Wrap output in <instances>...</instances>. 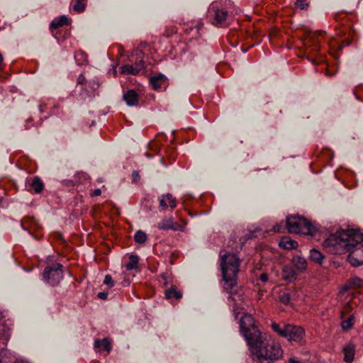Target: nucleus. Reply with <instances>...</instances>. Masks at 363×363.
<instances>
[{"label":"nucleus","mask_w":363,"mask_h":363,"mask_svg":"<svg viewBox=\"0 0 363 363\" xmlns=\"http://www.w3.org/2000/svg\"><path fill=\"white\" fill-rule=\"evenodd\" d=\"M240 328L251 352L259 363H272L282 357L281 346L262 335L251 315L245 314L242 316Z\"/></svg>","instance_id":"obj_1"},{"label":"nucleus","mask_w":363,"mask_h":363,"mask_svg":"<svg viewBox=\"0 0 363 363\" xmlns=\"http://www.w3.org/2000/svg\"><path fill=\"white\" fill-rule=\"evenodd\" d=\"M363 234L354 229L341 230L330 235L323 242L324 249L329 253L342 255L350 252L348 260L352 266L363 264V257H357L359 249L362 247Z\"/></svg>","instance_id":"obj_2"},{"label":"nucleus","mask_w":363,"mask_h":363,"mask_svg":"<svg viewBox=\"0 0 363 363\" xmlns=\"http://www.w3.org/2000/svg\"><path fill=\"white\" fill-rule=\"evenodd\" d=\"M220 253V269L223 288L229 294V298L234 303L235 310L242 309L244 305V294L238 287V273L239 272L240 259L230 252Z\"/></svg>","instance_id":"obj_3"},{"label":"nucleus","mask_w":363,"mask_h":363,"mask_svg":"<svg viewBox=\"0 0 363 363\" xmlns=\"http://www.w3.org/2000/svg\"><path fill=\"white\" fill-rule=\"evenodd\" d=\"M236 13L237 11L230 1H225L224 3L214 1L208 7L207 17L213 25L226 27Z\"/></svg>","instance_id":"obj_4"},{"label":"nucleus","mask_w":363,"mask_h":363,"mask_svg":"<svg viewBox=\"0 0 363 363\" xmlns=\"http://www.w3.org/2000/svg\"><path fill=\"white\" fill-rule=\"evenodd\" d=\"M286 225L291 233L315 235L318 231V228L313 224L300 216L287 217Z\"/></svg>","instance_id":"obj_5"},{"label":"nucleus","mask_w":363,"mask_h":363,"mask_svg":"<svg viewBox=\"0 0 363 363\" xmlns=\"http://www.w3.org/2000/svg\"><path fill=\"white\" fill-rule=\"evenodd\" d=\"M271 327L279 336L290 342H301L305 334L303 328L291 324L272 323Z\"/></svg>","instance_id":"obj_6"},{"label":"nucleus","mask_w":363,"mask_h":363,"mask_svg":"<svg viewBox=\"0 0 363 363\" xmlns=\"http://www.w3.org/2000/svg\"><path fill=\"white\" fill-rule=\"evenodd\" d=\"M99 86L100 83L98 81L95 79L87 81L83 74H80L77 79L74 92L81 100H85L91 97Z\"/></svg>","instance_id":"obj_7"},{"label":"nucleus","mask_w":363,"mask_h":363,"mask_svg":"<svg viewBox=\"0 0 363 363\" xmlns=\"http://www.w3.org/2000/svg\"><path fill=\"white\" fill-rule=\"evenodd\" d=\"M43 277L48 284L52 286L57 285L63 278L62 265L55 263L46 267Z\"/></svg>","instance_id":"obj_8"},{"label":"nucleus","mask_w":363,"mask_h":363,"mask_svg":"<svg viewBox=\"0 0 363 363\" xmlns=\"http://www.w3.org/2000/svg\"><path fill=\"white\" fill-rule=\"evenodd\" d=\"M323 31H316L314 33H309L304 40L303 45L306 50L310 52H316L320 48V36H323Z\"/></svg>","instance_id":"obj_9"},{"label":"nucleus","mask_w":363,"mask_h":363,"mask_svg":"<svg viewBox=\"0 0 363 363\" xmlns=\"http://www.w3.org/2000/svg\"><path fill=\"white\" fill-rule=\"evenodd\" d=\"M157 228L160 230H172L174 231H183L184 227L174 221L172 217H164L157 223Z\"/></svg>","instance_id":"obj_10"},{"label":"nucleus","mask_w":363,"mask_h":363,"mask_svg":"<svg viewBox=\"0 0 363 363\" xmlns=\"http://www.w3.org/2000/svg\"><path fill=\"white\" fill-rule=\"evenodd\" d=\"M150 84L154 90L162 91L166 89L169 82L168 79L165 75L163 74H158L150 77Z\"/></svg>","instance_id":"obj_11"},{"label":"nucleus","mask_w":363,"mask_h":363,"mask_svg":"<svg viewBox=\"0 0 363 363\" xmlns=\"http://www.w3.org/2000/svg\"><path fill=\"white\" fill-rule=\"evenodd\" d=\"M160 206L162 210H167L168 207L174 209L177 206V199L170 193L162 194L158 197Z\"/></svg>","instance_id":"obj_12"},{"label":"nucleus","mask_w":363,"mask_h":363,"mask_svg":"<svg viewBox=\"0 0 363 363\" xmlns=\"http://www.w3.org/2000/svg\"><path fill=\"white\" fill-rule=\"evenodd\" d=\"M145 67V62L142 60L135 65H125L121 67V73L124 74H138Z\"/></svg>","instance_id":"obj_13"},{"label":"nucleus","mask_w":363,"mask_h":363,"mask_svg":"<svg viewBox=\"0 0 363 363\" xmlns=\"http://www.w3.org/2000/svg\"><path fill=\"white\" fill-rule=\"evenodd\" d=\"M126 104L130 106H137L139 100L138 94L134 89H130L123 96Z\"/></svg>","instance_id":"obj_14"},{"label":"nucleus","mask_w":363,"mask_h":363,"mask_svg":"<svg viewBox=\"0 0 363 363\" xmlns=\"http://www.w3.org/2000/svg\"><path fill=\"white\" fill-rule=\"evenodd\" d=\"M28 185L35 194H40L44 189V183L38 176L31 178Z\"/></svg>","instance_id":"obj_15"},{"label":"nucleus","mask_w":363,"mask_h":363,"mask_svg":"<svg viewBox=\"0 0 363 363\" xmlns=\"http://www.w3.org/2000/svg\"><path fill=\"white\" fill-rule=\"evenodd\" d=\"M297 274L294 269L289 266H285L281 271V277L284 280L291 282L296 279Z\"/></svg>","instance_id":"obj_16"},{"label":"nucleus","mask_w":363,"mask_h":363,"mask_svg":"<svg viewBox=\"0 0 363 363\" xmlns=\"http://www.w3.org/2000/svg\"><path fill=\"white\" fill-rule=\"evenodd\" d=\"M292 263L296 269L300 272H303L307 269L306 259L300 255H295L292 259Z\"/></svg>","instance_id":"obj_17"},{"label":"nucleus","mask_w":363,"mask_h":363,"mask_svg":"<svg viewBox=\"0 0 363 363\" xmlns=\"http://www.w3.org/2000/svg\"><path fill=\"white\" fill-rule=\"evenodd\" d=\"M354 346L350 343L347 344L343 347L344 360L347 363H351L354 359Z\"/></svg>","instance_id":"obj_18"},{"label":"nucleus","mask_w":363,"mask_h":363,"mask_svg":"<svg viewBox=\"0 0 363 363\" xmlns=\"http://www.w3.org/2000/svg\"><path fill=\"white\" fill-rule=\"evenodd\" d=\"M70 23L69 19L66 16H61L57 18H55L50 23V30L57 29L63 26H67Z\"/></svg>","instance_id":"obj_19"},{"label":"nucleus","mask_w":363,"mask_h":363,"mask_svg":"<svg viewBox=\"0 0 363 363\" xmlns=\"http://www.w3.org/2000/svg\"><path fill=\"white\" fill-rule=\"evenodd\" d=\"M279 246L284 249L291 250L296 248L298 247V243L296 241L289 237H284L279 242Z\"/></svg>","instance_id":"obj_20"},{"label":"nucleus","mask_w":363,"mask_h":363,"mask_svg":"<svg viewBox=\"0 0 363 363\" xmlns=\"http://www.w3.org/2000/svg\"><path fill=\"white\" fill-rule=\"evenodd\" d=\"M94 347L100 350H104L107 353H109L111 350V342L107 338L96 340L94 341Z\"/></svg>","instance_id":"obj_21"},{"label":"nucleus","mask_w":363,"mask_h":363,"mask_svg":"<svg viewBox=\"0 0 363 363\" xmlns=\"http://www.w3.org/2000/svg\"><path fill=\"white\" fill-rule=\"evenodd\" d=\"M164 295L167 299H180L182 297V293L180 291H177V288L174 286L169 289L165 290Z\"/></svg>","instance_id":"obj_22"},{"label":"nucleus","mask_w":363,"mask_h":363,"mask_svg":"<svg viewBox=\"0 0 363 363\" xmlns=\"http://www.w3.org/2000/svg\"><path fill=\"white\" fill-rule=\"evenodd\" d=\"M139 257L135 255H131L129 257V262L125 264L127 270L130 271L138 269Z\"/></svg>","instance_id":"obj_23"},{"label":"nucleus","mask_w":363,"mask_h":363,"mask_svg":"<svg viewBox=\"0 0 363 363\" xmlns=\"http://www.w3.org/2000/svg\"><path fill=\"white\" fill-rule=\"evenodd\" d=\"M310 258L312 261L320 264L324 259V255L318 250L312 249L310 250Z\"/></svg>","instance_id":"obj_24"},{"label":"nucleus","mask_w":363,"mask_h":363,"mask_svg":"<svg viewBox=\"0 0 363 363\" xmlns=\"http://www.w3.org/2000/svg\"><path fill=\"white\" fill-rule=\"evenodd\" d=\"M362 281L361 279L358 278V277H354V278H352L351 279L347 284H346L343 287H342V292H345L347 290H348L350 288H351L352 286H360L362 285Z\"/></svg>","instance_id":"obj_25"},{"label":"nucleus","mask_w":363,"mask_h":363,"mask_svg":"<svg viewBox=\"0 0 363 363\" xmlns=\"http://www.w3.org/2000/svg\"><path fill=\"white\" fill-rule=\"evenodd\" d=\"M86 0H74L73 10L77 13H82L85 10Z\"/></svg>","instance_id":"obj_26"},{"label":"nucleus","mask_w":363,"mask_h":363,"mask_svg":"<svg viewBox=\"0 0 363 363\" xmlns=\"http://www.w3.org/2000/svg\"><path fill=\"white\" fill-rule=\"evenodd\" d=\"M134 240L137 243L143 244L147 240V235L145 232L142 230H138L135 233Z\"/></svg>","instance_id":"obj_27"},{"label":"nucleus","mask_w":363,"mask_h":363,"mask_svg":"<svg viewBox=\"0 0 363 363\" xmlns=\"http://www.w3.org/2000/svg\"><path fill=\"white\" fill-rule=\"evenodd\" d=\"M74 58L78 65H82L87 60L86 55L83 52H77L74 55Z\"/></svg>","instance_id":"obj_28"},{"label":"nucleus","mask_w":363,"mask_h":363,"mask_svg":"<svg viewBox=\"0 0 363 363\" xmlns=\"http://www.w3.org/2000/svg\"><path fill=\"white\" fill-rule=\"evenodd\" d=\"M278 300L281 303L286 305V304L289 303V302L291 301V297H290V295L289 293L282 291L279 294Z\"/></svg>","instance_id":"obj_29"},{"label":"nucleus","mask_w":363,"mask_h":363,"mask_svg":"<svg viewBox=\"0 0 363 363\" xmlns=\"http://www.w3.org/2000/svg\"><path fill=\"white\" fill-rule=\"evenodd\" d=\"M353 315H350L347 320L342 322V328L344 330H347L350 329L353 325Z\"/></svg>","instance_id":"obj_30"},{"label":"nucleus","mask_w":363,"mask_h":363,"mask_svg":"<svg viewBox=\"0 0 363 363\" xmlns=\"http://www.w3.org/2000/svg\"><path fill=\"white\" fill-rule=\"evenodd\" d=\"M177 28L174 26H170L166 28L164 35L167 37L171 36L172 35L177 33Z\"/></svg>","instance_id":"obj_31"},{"label":"nucleus","mask_w":363,"mask_h":363,"mask_svg":"<svg viewBox=\"0 0 363 363\" xmlns=\"http://www.w3.org/2000/svg\"><path fill=\"white\" fill-rule=\"evenodd\" d=\"M296 6L301 10H305L308 9V4L306 3V0H296Z\"/></svg>","instance_id":"obj_32"},{"label":"nucleus","mask_w":363,"mask_h":363,"mask_svg":"<svg viewBox=\"0 0 363 363\" xmlns=\"http://www.w3.org/2000/svg\"><path fill=\"white\" fill-rule=\"evenodd\" d=\"M104 284L108 286L109 287H113L114 286V282L111 275L106 274L105 276Z\"/></svg>","instance_id":"obj_33"},{"label":"nucleus","mask_w":363,"mask_h":363,"mask_svg":"<svg viewBox=\"0 0 363 363\" xmlns=\"http://www.w3.org/2000/svg\"><path fill=\"white\" fill-rule=\"evenodd\" d=\"M133 181L137 182L140 179V174L138 171H133L132 173Z\"/></svg>","instance_id":"obj_34"},{"label":"nucleus","mask_w":363,"mask_h":363,"mask_svg":"<svg viewBox=\"0 0 363 363\" xmlns=\"http://www.w3.org/2000/svg\"><path fill=\"white\" fill-rule=\"evenodd\" d=\"M259 280L262 282H267L268 281V274L267 273H262L259 276Z\"/></svg>","instance_id":"obj_35"},{"label":"nucleus","mask_w":363,"mask_h":363,"mask_svg":"<svg viewBox=\"0 0 363 363\" xmlns=\"http://www.w3.org/2000/svg\"><path fill=\"white\" fill-rule=\"evenodd\" d=\"M108 294L106 292H99L98 294V297L100 299L105 300L107 298Z\"/></svg>","instance_id":"obj_36"},{"label":"nucleus","mask_w":363,"mask_h":363,"mask_svg":"<svg viewBox=\"0 0 363 363\" xmlns=\"http://www.w3.org/2000/svg\"><path fill=\"white\" fill-rule=\"evenodd\" d=\"M101 194V191L100 189H96L94 190V191L91 194V196H100Z\"/></svg>","instance_id":"obj_37"},{"label":"nucleus","mask_w":363,"mask_h":363,"mask_svg":"<svg viewBox=\"0 0 363 363\" xmlns=\"http://www.w3.org/2000/svg\"><path fill=\"white\" fill-rule=\"evenodd\" d=\"M357 249H359L357 257L361 259L363 257V249H362V247H357Z\"/></svg>","instance_id":"obj_38"},{"label":"nucleus","mask_w":363,"mask_h":363,"mask_svg":"<svg viewBox=\"0 0 363 363\" xmlns=\"http://www.w3.org/2000/svg\"><path fill=\"white\" fill-rule=\"evenodd\" d=\"M289 363H302L301 362H299L298 360H297L296 358L294 357H291L289 359Z\"/></svg>","instance_id":"obj_39"},{"label":"nucleus","mask_w":363,"mask_h":363,"mask_svg":"<svg viewBox=\"0 0 363 363\" xmlns=\"http://www.w3.org/2000/svg\"><path fill=\"white\" fill-rule=\"evenodd\" d=\"M4 67V58L1 54L0 53V71L3 69Z\"/></svg>","instance_id":"obj_40"},{"label":"nucleus","mask_w":363,"mask_h":363,"mask_svg":"<svg viewBox=\"0 0 363 363\" xmlns=\"http://www.w3.org/2000/svg\"><path fill=\"white\" fill-rule=\"evenodd\" d=\"M274 231L281 232V226H280V225H277V226H274Z\"/></svg>","instance_id":"obj_41"},{"label":"nucleus","mask_w":363,"mask_h":363,"mask_svg":"<svg viewBox=\"0 0 363 363\" xmlns=\"http://www.w3.org/2000/svg\"><path fill=\"white\" fill-rule=\"evenodd\" d=\"M353 93H354V94L355 97H356L358 100H359V97H358V96L357 95L356 89H354V90L353 91Z\"/></svg>","instance_id":"obj_42"},{"label":"nucleus","mask_w":363,"mask_h":363,"mask_svg":"<svg viewBox=\"0 0 363 363\" xmlns=\"http://www.w3.org/2000/svg\"><path fill=\"white\" fill-rule=\"evenodd\" d=\"M327 74H328V75H330V76H332V75H333V74H330L329 72H327Z\"/></svg>","instance_id":"obj_43"}]
</instances>
